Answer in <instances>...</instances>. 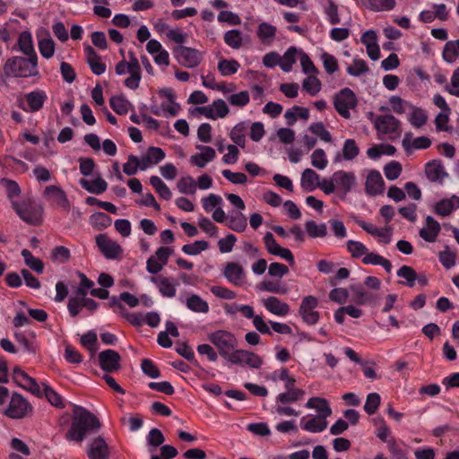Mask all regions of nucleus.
<instances>
[{"mask_svg": "<svg viewBox=\"0 0 459 459\" xmlns=\"http://www.w3.org/2000/svg\"><path fill=\"white\" fill-rule=\"evenodd\" d=\"M100 428L99 419L82 406L75 405L71 419V426L65 433L68 441L81 443L91 433Z\"/></svg>", "mask_w": 459, "mask_h": 459, "instance_id": "f257e3e1", "label": "nucleus"}, {"mask_svg": "<svg viewBox=\"0 0 459 459\" xmlns=\"http://www.w3.org/2000/svg\"><path fill=\"white\" fill-rule=\"evenodd\" d=\"M374 124L378 132L385 134L397 133L400 129V121L393 115L377 116Z\"/></svg>", "mask_w": 459, "mask_h": 459, "instance_id": "6ab92c4d", "label": "nucleus"}, {"mask_svg": "<svg viewBox=\"0 0 459 459\" xmlns=\"http://www.w3.org/2000/svg\"><path fill=\"white\" fill-rule=\"evenodd\" d=\"M110 108L118 115H126L131 103L124 96H113L109 100Z\"/></svg>", "mask_w": 459, "mask_h": 459, "instance_id": "de8ad7c7", "label": "nucleus"}, {"mask_svg": "<svg viewBox=\"0 0 459 459\" xmlns=\"http://www.w3.org/2000/svg\"><path fill=\"white\" fill-rule=\"evenodd\" d=\"M250 97L247 91L238 93L231 94L228 97V101L230 105L242 108L249 102Z\"/></svg>", "mask_w": 459, "mask_h": 459, "instance_id": "774afa93", "label": "nucleus"}, {"mask_svg": "<svg viewBox=\"0 0 459 459\" xmlns=\"http://www.w3.org/2000/svg\"><path fill=\"white\" fill-rule=\"evenodd\" d=\"M441 230L440 224L431 216H427L426 226L420 230V236L425 241L433 243L436 241Z\"/></svg>", "mask_w": 459, "mask_h": 459, "instance_id": "b1692460", "label": "nucleus"}, {"mask_svg": "<svg viewBox=\"0 0 459 459\" xmlns=\"http://www.w3.org/2000/svg\"><path fill=\"white\" fill-rule=\"evenodd\" d=\"M320 177L312 169H306L301 175V187L307 192H312L317 186Z\"/></svg>", "mask_w": 459, "mask_h": 459, "instance_id": "2f4dec72", "label": "nucleus"}, {"mask_svg": "<svg viewBox=\"0 0 459 459\" xmlns=\"http://www.w3.org/2000/svg\"><path fill=\"white\" fill-rule=\"evenodd\" d=\"M362 263L364 264H373V265H381L387 273H391L393 265L391 262L382 255L375 253H368L362 258Z\"/></svg>", "mask_w": 459, "mask_h": 459, "instance_id": "58836bf2", "label": "nucleus"}, {"mask_svg": "<svg viewBox=\"0 0 459 459\" xmlns=\"http://www.w3.org/2000/svg\"><path fill=\"white\" fill-rule=\"evenodd\" d=\"M302 86L311 96H315L321 90V82L316 76L310 75L303 81Z\"/></svg>", "mask_w": 459, "mask_h": 459, "instance_id": "e2e57ef3", "label": "nucleus"}, {"mask_svg": "<svg viewBox=\"0 0 459 459\" xmlns=\"http://www.w3.org/2000/svg\"><path fill=\"white\" fill-rule=\"evenodd\" d=\"M86 455L89 459H109L110 452L105 439L99 436L88 445Z\"/></svg>", "mask_w": 459, "mask_h": 459, "instance_id": "4468645a", "label": "nucleus"}, {"mask_svg": "<svg viewBox=\"0 0 459 459\" xmlns=\"http://www.w3.org/2000/svg\"><path fill=\"white\" fill-rule=\"evenodd\" d=\"M346 246L353 258L364 257L368 251V247L359 241L348 240Z\"/></svg>", "mask_w": 459, "mask_h": 459, "instance_id": "13d9d810", "label": "nucleus"}, {"mask_svg": "<svg viewBox=\"0 0 459 459\" xmlns=\"http://www.w3.org/2000/svg\"><path fill=\"white\" fill-rule=\"evenodd\" d=\"M216 152L212 147H204V152L191 156L190 160L198 168H204L206 164L214 160Z\"/></svg>", "mask_w": 459, "mask_h": 459, "instance_id": "72a5a7b5", "label": "nucleus"}, {"mask_svg": "<svg viewBox=\"0 0 459 459\" xmlns=\"http://www.w3.org/2000/svg\"><path fill=\"white\" fill-rule=\"evenodd\" d=\"M32 411L31 405L21 394L13 393L4 414L10 419H22Z\"/></svg>", "mask_w": 459, "mask_h": 459, "instance_id": "0eeeda50", "label": "nucleus"}, {"mask_svg": "<svg viewBox=\"0 0 459 459\" xmlns=\"http://www.w3.org/2000/svg\"><path fill=\"white\" fill-rule=\"evenodd\" d=\"M306 392L303 389L288 390L279 394L276 396L275 403L290 404L299 402L305 396Z\"/></svg>", "mask_w": 459, "mask_h": 459, "instance_id": "c9c22d12", "label": "nucleus"}, {"mask_svg": "<svg viewBox=\"0 0 459 459\" xmlns=\"http://www.w3.org/2000/svg\"><path fill=\"white\" fill-rule=\"evenodd\" d=\"M459 208V196L454 195L450 198H444L437 203L435 212L441 216H447Z\"/></svg>", "mask_w": 459, "mask_h": 459, "instance_id": "cd10ccee", "label": "nucleus"}, {"mask_svg": "<svg viewBox=\"0 0 459 459\" xmlns=\"http://www.w3.org/2000/svg\"><path fill=\"white\" fill-rule=\"evenodd\" d=\"M311 164L317 169L323 170L327 167L328 160L323 149H316L311 154Z\"/></svg>", "mask_w": 459, "mask_h": 459, "instance_id": "bf43d9fd", "label": "nucleus"}, {"mask_svg": "<svg viewBox=\"0 0 459 459\" xmlns=\"http://www.w3.org/2000/svg\"><path fill=\"white\" fill-rule=\"evenodd\" d=\"M186 305L188 309L195 313H207L209 311L208 303L197 294H192L188 297Z\"/></svg>", "mask_w": 459, "mask_h": 459, "instance_id": "ea45409f", "label": "nucleus"}, {"mask_svg": "<svg viewBox=\"0 0 459 459\" xmlns=\"http://www.w3.org/2000/svg\"><path fill=\"white\" fill-rule=\"evenodd\" d=\"M150 280L157 286L163 297L173 298L176 296L178 282L175 279H169L163 275H156L151 276Z\"/></svg>", "mask_w": 459, "mask_h": 459, "instance_id": "a211bd4d", "label": "nucleus"}, {"mask_svg": "<svg viewBox=\"0 0 459 459\" xmlns=\"http://www.w3.org/2000/svg\"><path fill=\"white\" fill-rule=\"evenodd\" d=\"M346 72L351 76L359 77L368 72V66L363 59L355 58L352 64L347 66Z\"/></svg>", "mask_w": 459, "mask_h": 459, "instance_id": "864d4df0", "label": "nucleus"}, {"mask_svg": "<svg viewBox=\"0 0 459 459\" xmlns=\"http://www.w3.org/2000/svg\"><path fill=\"white\" fill-rule=\"evenodd\" d=\"M317 306L318 299L315 296L309 295L303 298L299 314L304 323L308 325H314L319 321V313L315 310Z\"/></svg>", "mask_w": 459, "mask_h": 459, "instance_id": "1a4fd4ad", "label": "nucleus"}, {"mask_svg": "<svg viewBox=\"0 0 459 459\" xmlns=\"http://www.w3.org/2000/svg\"><path fill=\"white\" fill-rule=\"evenodd\" d=\"M112 219L105 212H99L90 216V224L96 230H104L111 225Z\"/></svg>", "mask_w": 459, "mask_h": 459, "instance_id": "4c0bfd02", "label": "nucleus"}, {"mask_svg": "<svg viewBox=\"0 0 459 459\" xmlns=\"http://www.w3.org/2000/svg\"><path fill=\"white\" fill-rule=\"evenodd\" d=\"M425 173L427 178L431 182L443 183L444 179L448 177V173L439 160H432L427 162Z\"/></svg>", "mask_w": 459, "mask_h": 459, "instance_id": "aec40b11", "label": "nucleus"}, {"mask_svg": "<svg viewBox=\"0 0 459 459\" xmlns=\"http://www.w3.org/2000/svg\"><path fill=\"white\" fill-rule=\"evenodd\" d=\"M361 5L373 12H389L395 5V0H360Z\"/></svg>", "mask_w": 459, "mask_h": 459, "instance_id": "c85d7f7f", "label": "nucleus"}, {"mask_svg": "<svg viewBox=\"0 0 459 459\" xmlns=\"http://www.w3.org/2000/svg\"><path fill=\"white\" fill-rule=\"evenodd\" d=\"M410 109L411 110L409 116L410 123L416 128L423 126L428 120V117L425 111L420 108H417L414 106H412V108H410Z\"/></svg>", "mask_w": 459, "mask_h": 459, "instance_id": "8fccbe9b", "label": "nucleus"}, {"mask_svg": "<svg viewBox=\"0 0 459 459\" xmlns=\"http://www.w3.org/2000/svg\"><path fill=\"white\" fill-rule=\"evenodd\" d=\"M12 208L24 222L38 226L42 221V206L30 197L22 198L20 201L12 200Z\"/></svg>", "mask_w": 459, "mask_h": 459, "instance_id": "f03ea898", "label": "nucleus"}, {"mask_svg": "<svg viewBox=\"0 0 459 459\" xmlns=\"http://www.w3.org/2000/svg\"><path fill=\"white\" fill-rule=\"evenodd\" d=\"M99 366L106 373H114L121 368V356L114 350L108 349L98 355Z\"/></svg>", "mask_w": 459, "mask_h": 459, "instance_id": "9b49d317", "label": "nucleus"}, {"mask_svg": "<svg viewBox=\"0 0 459 459\" xmlns=\"http://www.w3.org/2000/svg\"><path fill=\"white\" fill-rule=\"evenodd\" d=\"M264 306L269 312L279 316H285L290 312V306L273 296L264 299Z\"/></svg>", "mask_w": 459, "mask_h": 459, "instance_id": "bb28decb", "label": "nucleus"}, {"mask_svg": "<svg viewBox=\"0 0 459 459\" xmlns=\"http://www.w3.org/2000/svg\"><path fill=\"white\" fill-rule=\"evenodd\" d=\"M146 440L149 446V452L153 453L158 446L164 443L165 437L159 429L154 428L149 431Z\"/></svg>", "mask_w": 459, "mask_h": 459, "instance_id": "a18cd8bd", "label": "nucleus"}, {"mask_svg": "<svg viewBox=\"0 0 459 459\" xmlns=\"http://www.w3.org/2000/svg\"><path fill=\"white\" fill-rule=\"evenodd\" d=\"M307 409H314L317 412L316 415L327 420L333 413L328 400L323 397H311L305 404Z\"/></svg>", "mask_w": 459, "mask_h": 459, "instance_id": "4be33fe9", "label": "nucleus"}, {"mask_svg": "<svg viewBox=\"0 0 459 459\" xmlns=\"http://www.w3.org/2000/svg\"><path fill=\"white\" fill-rule=\"evenodd\" d=\"M359 153V148L354 139H347L344 141L342 156L345 160L355 159Z\"/></svg>", "mask_w": 459, "mask_h": 459, "instance_id": "3c124183", "label": "nucleus"}, {"mask_svg": "<svg viewBox=\"0 0 459 459\" xmlns=\"http://www.w3.org/2000/svg\"><path fill=\"white\" fill-rule=\"evenodd\" d=\"M178 189L181 194L194 195L196 191V182L190 177L181 178L177 184Z\"/></svg>", "mask_w": 459, "mask_h": 459, "instance_id": "5fc2aeb1", "label": "nucleus"}, {"mask_svg": "<svg viewBox=\"0 0 459 459\" xmlns=\"http://www.w3.org/2000/svg\"><path fill=\"white\" fill-rule=\"evenodd\" d=\"M319 4L323 7L324 13L326 14L330 24L335 25L341 23L338 5L333 0H319Z\"/></svg>", "mask_w": 459, "mask_h": 459, "instance_id": "7c9ffc66", "label": "nucleus"}, {"mask_svg": "<svg viewBox=\"0 0 459 459\" xmlns=\"http://www.w3.org/2000/svg\"><path fill=\"white\" fill-rule=\"evenodd\" d=\"M80 185L83 189H85L89 193L95 195H101L108 188V183L101 178H95L92 181H89L85 178H81Z\"/></svg>", "mask_w": 459, "mask_h": 459, "instance_id": "c756f323", "label": "nucleus"}, {"mask_svg": "<svg viewBox=\"0 0 459 459\" xmlns=\"http://www.w3.org/2000/svg\"><path fill=\"white\" fill-rule=\"evenodd\" d=\"M17 46L19 51H21L26 56H34V58H38L34 45L32 35L30 31L24 30L19 34Z\"/></svg>", "mask_w": 459, "mask_h": 459, "instance_id": "393cba45", "label": "nucleus"}, {"mask_svg": "<svg viewBox=\"0 0 459 459\" xmlns=\"http://www.w3.org/2000/svg\"><path fill=\"white\" fill-rule=\"evenodd\" d=\"M150 184L156 190L160 198L169 200L172 197L170 189L158 176H152L150 178Z\"/></svg>", "mask_w": 459, "mask_h": 459, "instance_id": "c03bdc74", "label": "nucleus"}, {"mask_svg": "<svg viewBox=\"0 0 459 459\" xmlns=\"http://www.w3.org/2000/svg\"><path fill=\"white\" fill-rule=\"evenodd\" d=\"M381 403V397L377 393H370L367 396L364 410L368 415L376 413Z\"/></svg>", "mask_w": 459, "mask_h": 459, "instance_id": "680f3d73", "label": "nucleus"}, {"mask_svg": "<svg viewBox=\"0 0 459 459\" xmlns=\"http://www.w3.org/2000/svg\"><path fill=\"white\" fill-rule=\"evenodd\" d=\"M174 55L178 63L186 67H196L203 59L202 53L195 48L178 46L174 48Z\"/></svg>", "mask_w": 459, "mask_h": 459, "instance_id": "9d476101", "label": "nucleus"}, {"mask_svg": "<svg viewBox=\"0 0 459 459\" xmlns=\"http://www.w3.org/2000/svg\"><path fill=\"white\" fill-rule=\"evenodd\" d=\"M300 428L310 433H321L327 429L328 421L314 414H307L300 419Z\"/></svg>", "mask_w": 459, "mask_h": 459, "instance_id": "dca6fc26", "label": "nucleus"}, {"mask_svg": "<svg viewBox=\"0 0 459 459\" xmlns=\"http://www.w3.org/2000/svg\"><path fill=\"white\" fill-rule=\"evenodd\" d=\"M95 242L99 251L105 258L110 260L117 259L123 253L121 246L109 238L107 234H99L95 237Z\"/></svg>", "mask_w": 459, "mask_h": 459, "instance_id": "6e6552de", "label": "nucleus"}, {"mask_svg": "<svg viewBox=\"0 0 459 459\" xmlns=\"http://www.w3.org/2000/svg\"><path fill=\"white\" fill-rule=\"evenodd\" d=\"M4 71L7 76H35L38 74V58H34V56H12L6 60Z\"/></svg>", "mask_w": 459, "mask_h": 459, "instance_id": "7ed1b4c3", "label": "nucleus"}, {"mask_svg": "<svg viewBox=\"0 0 459 459\" xmlns=\"http://www.w3.org/2000/svg\"><path fill=\"white\" fill-rule=\"evenodd\" d=\"M48 96L45 91L36 90L24 95V103H21L20 107L25 112H37L40 110L47 100Z\"/></svg>", "mask_w": 459, "mask_h": 459, "instance_id": "ddd939ff", "label": "nucleus"}, {"mask_svg": "<svg viewBox=\"0 0 459 459\" xmlns=\"http://www.w3.org/2000/svg\"><path fill=\"white\" fill-rule=\"evenodd\" d=\"M209 244L205 240H196L192 244H186L182 247V251L189 255H196L208 248Z\"/></svg>", "mask_w": 459, "mask_h": 459, "instance_id": "052dcab7", "label": "nucleus"}, {"mask_svg": "<svg viewBox=\"0 0 459 459\" xmlns=\"http://www.w3.org/2000/svg\"><path fill=\"white\" fill-rule=\"evenodd\" d=\"M309 130L325 143L332 141L331 134L325 128L324 124L321 122L312 123L309 126Z\"/></svg>", "mask_w": 459, "mask_h": 459, "instance_id": "338daca9", "label": "nucleus"}, {"mask_svg": "<svg viewBox=\"0 0 459 459\" xmlns=\"http://www.w3.org/2000/svg\"><path fill=\"white\" fill-rule=\"evenodd\" d=\"M246 124L244 122H240L232 128L230 134L231 141L241 148H244L246 145Z\"/></svg>", "mask_w": 459, "mask_h": 459, "instance_id": "37998d69", "label": "nucleus"}, {"mask_svg": "<svg viewBox=\"0 0 459 459\" xmlns=\"http://www.w3.org/2000/svg\"><path fill=\"white\" fill-rule=\"evenodd\" d=\"M223 275L230 283L236 286L241 285L245 278L243 267L235 262L226 264Z\"/></svg>", "mask_w": 459, "mask_h": 459, "instance_id": "5701e85b", "label": "nucleus"}, {"mask_svg": "<svg viewBox=\"0 0 459 459\" xmlns=\"http://www.w3.org/2000/svg\"><path fill=\"white\" fill-rule=\"evenodd\" d=\"M405 152L411 153V148L415 150H425L430 147L431 140L427 136H419L411 143V134H406L402 142Z\"/></svg>", "mask_w": 459, "mask_h": 459, "instance_id": "a878e982", "label": "nucleus"}, {"mask_svg": "<svg viewBox=\"0 0 459 459\" xmlns=\"http://www.w3.org/2000/svg\"><path fill=\"white\" fill-rule=\"evenodd\" d=\"M36 36L39 53L46 59H49L54 56L56 46L49 31L45 28H40L37 30Z\"/></svg>", "mask_w": 459, "mask_h": 459, "instance_id": "2eb2a0df", "label": "nucleus"}, {"mask_svg": "<svg viewBox=\"0 0 459 459\" xmlns=\"http://www.w3.org/2000/svg\"><path fill=\"white\" fill-rule=\"evenodd\" d=\"M297 48L295 47L289 48L280 61V67L282 71L289 73L292 69L293 64L296 62Z\"/></svg>", "mask_w": 459, "mask_h": 459, "instance_id": "603ef678", "label": "nucleus"}, {"mask_svg": "<svg viewBox=\"0 0 459 459\" xmlns=\"http://www.w3.org/2000/svg\"><path fill=\"white\" fill-rule=\"evenodd\" d=\"M335 187L342 196L350 193L357 183L354 172L338 170L333 174Z\"/></svg>", "mask_w": 459, "mask_h": 459, "instance_id": "f8f14e48", "label": "nucleus"}, {"mask_svg": "<svg viewBox=\"0 0 459 459\" xmlns=\"http://www.w3.org/2000/svg\"><path fill=\"white\" fill-rule=\"evenodd\" d=\"M208 340L218 349L220 356L223 359H226L238 345L235 335L225 330L210 333Z\"/></svg>", "mask_w": 459, "mask_h": 459, "instance_id": "20e7f679", "label": "nucleus"}, {"mask_svg": "<svg viewBox=\"0 0 459 459\" xmlns=\"http://www.w3.org/2000/svg\"><path fill=\"white\" fill-rule=\"evenodd\" d=\"M227 226L233 231L243 232L247 226V218L243 213L237 212L229 217Z\"/></svg>", "mask_w": 459, "mask_h": 459, "instance_id": "49530a36", "label": "nucleus"}, {"mask_svg": "<svg viewBox=\"0 0 459 459\" xmlns=\"http://www.w3.org/2000/svg\"><path fill=\"white\" fill-rule=\"evenodd\" d=\"M358 105L355 93L350 88H343L333 98V106L338 114L345 118L351 117V109Z\"/></svg>", "mask_w": 459, "mask_h": 459, "instance_id": "39448f33", "label": "nucleus"}, {"mask_svg": "<svg viewBox=\"0 0 459 459\" xmlns=\"http://www.w3.org/2000/svg\"><path fill=\"white\" fill-rule=\"evenodd\" d=\"M398 277L403 278L406 281H400L399 284H404L410 288L414 287L417 279V273L413 268L408 265H403L396 273Z\"/></svg>", "mask_w": 459, "mask_h": 459, "instance_id": "79ce46f5", "label": "nucleus"}, {"mask_svg": "<svg viewBox=\"0 0 459 459\" xmlns=\"http://www.w3.org/2000/svg\"><path fill=\"white\" fill-rule=\"evenodd\" d=\"M84 54L86 61L91 70L96 75H100L106 71V64L101 61L100 56L90 45L84 46Z\"/></svg>", "mask_w": 459, "mask_h": 459, "instance_id": "412c9836", "label": "nucleus"}, {"mask_svg": "<svg viewBox=\"0 0 459 459\" xmlns=\"http://www.w3.org/2000/svg\"><path fill=\"white\" fill-rule=\"evenodd\" d=\"M46 195H53L56 204L62 209L67 211L70 208V203L65 193L58 186H48L45 188Z\"/></svg>", "mask_w": 459, "mask_h": 459, "instance_id": "f704fd0d", "label": "nucleus"}, {"mask_svg": "<svg viewBox=\"0 0 459 459\" xmlns=\"http://www.w3.org/2000/svg\"><path fill=\"white\" fill-rule=\"evenodd\" d=\"M351 290L353 292V301L358 305H366L375 301V295L367 292L363 290V288L359 285H351Z\"/></svg>", "mask_w": 459, "mask_h": 459, "instance_id": "e433bc0d", "label": "nucleus"}, {"mask_svg": "<svg viewBox=\"0 0 459 459\" xmlns=\"http://www.w3.org/2000/svg\"><path fill=\"white\" fill-rule=\"evenodd\" d=\"M229 362L238 366H248L252 368H259L263 360L257 354L247 350H233L225 359Z\"/></svg>", "mask_w": 459, "mask_h": 459, "instance_id": "423d86ee", "label": "nucleus"}, {"mask_svg": "<svg viewBox=\"0 0 459 459\" xmlns=\"http://www.w3.org/2000/svg\"><path fill=\"white\" fill-rule=\"evenodd\" d=\"M240 65L237 60L221 59L218 63V70L222 76H229L236 74Z\"/></svg>", "mask_w": 459, "mask_h": 459, "instance_id": "09e8293b", "label": "nucleus"}, {"mask_svg": "<svg viewBox=\"0 0 459 459\" xmlns=\"http://www.w3.org/2000/svg\"><path fill=\"white\" fill-rule=\"evenodd\" d=\"M43 392L48 401L57 408H65L63 397L57 394L50 385L43 384Z\"/></svg>", "mask_w": 459, "mask_h": 459, "instance_id": "6e6d98bb", "label": "nucleus"}, {"mask_svg": "<svg viewBox=\"0 0 459 459\" xmlns=\"http://www.w3.org/2000/svg\"><path fill=\"white\" fill-rule=\"evenodd\" d=\"M385 181L378 170L372 169L368 172L365 184V191L370 196L381 195L384 192Z\"/></svg>", "mask_w": 459, "mask_h": 459, "instance_id": "f3484780", "label": "nucleus"}, {"mask_svg": "<svg viewBox=\"0 0 459 459\" xmlns=\"http://www.w3.org/2000/svg\"><path fill=\"white\" fill-rule=\"evenodd\" d=\"M384 173L388 180H394L402 173V165L398 161H391L384 167Z\"/></svg>", "mask_w": 459, "mask_h": 459, "instance_id": "0e129e2a", "label": "nucleus"}, {"mask_svg": "<svg viewBox=\"0 0 459 459\" xmlns=\"http://www.w3.org/2000/svg\"><path fill=\"white\" fill-rule=\"evenodd\" d=\"M277 29L268 22H261L257 28V37L263 44H271L275 38Z\"/></svg>", "mask_w": 459, "mask_h": 459, "instance_id": "473e14b6", "label": "nucleus"}, {"mask_svg": "<svg viewBox=\"0 0 459 459\" xmlns=\"http://www.w3.org/2000/svg\"><path fill=\"white\" fill-rule=\"evenodd\" d=\"M305 229L310 238H325L327 235L326 224L322 222L317 224L315 221H307L305 223Z\"/></svg>", "mask_w": 459, "mask_h": 459, "instance_id": "a19ab883", "label": "nucleus"}, {"mask_svg": "<svg viewBox=\"0 0 459 459\" xmlns=\"http://www.w3.org/2000/svg\"><path fill=\"white\" fill-rule=\"evenodd\" d=\"M224 41L229 47L234 49L240 48L243 43L241 32L238 30H228L224 34Z\"/></svg>", "mask_w": 459, "mask_h": 459, "instance_id": "4d7b16f0", "label": "nucleus"}, {"mask_svg": "<svg viewBox=\"0 0 459 459\" xmlns=\"http://www.w3.org/2000/svg\"><path fill=\"white\" fill-rule=\"evenodd\" d=\"M141 368L144 375L152 378H159L160 377V371L156 367L154 362L150 359H144L142 360Z\"/></svg>", "mask_w": 459, "mask_h": 459, "instance_id": "69168bd1", "label": "nucleus"}]
</instances>
